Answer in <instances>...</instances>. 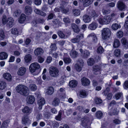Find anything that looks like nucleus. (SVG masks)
Masks as SVG:
<instances>
[{
    "mask_svg": "<svg viewBox=\"0 0 128 128\" xmlns=\"http://www.w3.org/2000/svg\"><path fill=\"white\" fill-rule=\"evenodd\" d=\"M17 92L20 94L24 96H27L29 94L30 91L28 88L23 84L18 85L16 88Z\"/></svg>",
    "mask_w": 128,
    "mask_h": 128,
    "instance_id": "1",
    "label": "nucleus"
},
{
    "mask_svg": "<svg viewBox=\"0 0 128 128\" xmlns=\"http://www.w3.org/2000/svg\"><path fill=\"white\" fill-rule=\"evenodd\" d=\"M102 38L104 40L108 39L110 35V29L107 28H104L102 31Z\"/></svg>",
    "mask_w": 128,
    "mask_h": 128,
    "instance_id": "2",
    "label": "nucleus"
},
{
    "mask_svg": "<svg viewBox=\"0 0 128 128\" xmlns=\"http://www.w3.org/2000/svg\"><path fill=\"white\" fill-rule=\"evenodd\" d=\"M81 125L84 127L86 128L92 123V121L88 117H84L82 119Z\"/></svg>",
    "mask_w": 128,
    "mask_h": 128,
    "instance_id": "3",
    "label": "nucleus"
},
{
    "mask_svg": "<svg viewBox=\"0 0 128 128\" xmlns=\"http://www.w3.org/2000/svg\"><path fill=\"white\" fill-rule=\"evenodd\" d=\"M49 72L50 75L52 77H56L58 75L59 70L56 68L51 67L50 68Z\"/></svg>",
    "mask_w": 128,
    "mask_h": 128,
    "instance_id": "4",
    "label": "nucleus"
},
{
    "mask_svg": "<svg viewBox=\"0 0 128 128\" xmlns=\"http://www.w3.org/2000/svg\"><path fill=\"white\" fill-rule=\"evenodd\" d=\"M40 66L37 62H35L31 64L29 67V70L31 72H34L36 70L39 69Z\"/></svg>",
    "mask_w": 128,
    "mask_h": 128,
    "instance_id": "5",
    "label": "nucleus"
},
{
    "mask_svg": "<svg viewBox=\"0 0 128 128\" xmlns=\"http://www.w3.org/2000/svg\"><path fill=\"white\" fill-rule=\"evenodd\" d=\"M84 37L83 34H81L77 35L76 37L75 38L72 39L71 41V42L73 43H75L79 42L81 38H82Z\"/></svg>",
    "mask_w": 128,
    "mask_h": 128,
    "instance_id": "6",
    "label": "nucleus"
},
{
    "mask_svg": "<svg viewBox=\"0 0 128 128\" xmlns=\"http://www.w3.org/2000/svg\"><path fill=\"white\" fill-rule=\"evenodd\" d=\"M124 4L122 1L119 0L117 4V6L118 9L120 10H122L124 9L125 8Z\"/></svg>",
    "mask_w": 128,
    "mask_h": 128,
    "instance_id": "7",
    "label": "nucleus"
},
{
    "mask_svg": "<svg viewBox=\"0 0 128 128\" xmlns=\"http://www.w3.org/2000/svg\"><path fill=\"white\" fill-rule=\"evenodd\" d=\"M26 100L28 104H32L35 101V99L34 96L30 95L27 97Z\"/></svg>",
    "mask_w": 128,
    "mask_h": 128,
    "instance_id": "8",
    "label": "nucleus"
},
{
    "mask_svg": "<svg viewBox=\"0 0 128 128\" xmlns=\"http://www.w3.org/2000/svg\"><path fill=\"white\" fill-rule=\"evenodd\" d=\"M22 124H30V121L29 120L28 116L24 115L22 118Z\"/></svg>",
    "mask_w": 128,
    "mask_h": 128,
    "instance_id": "9",
    "label": "nucleus"
},
{
    "mask_svg": "<svg viewBox=\"0 0 128 128\" xmlns=\"http://www.w3.org/2000/svg\"><path fill=\"white\" fill-rule=\"evenodd\" d=\"M7 26L10 28L12 27L14 25V20L12 17H10L8 18Z\"/></svg>",
    "mask_w": 128,
    "mask_h": 128,
    "instance_id": "10",
    "label": "nucleus"
},
{
    "mask_svg": "<svg viewBox=\"0 0 128 128\" xmlns=\"http://www.w3.org/2000/svg\"><path fill=\"white\" fill-rule=\"evenodd\" d=\"M26 71V68L24 67H21L20 68L17 72L18 75L20 76H22L24 75Z\"/></svg>",
    "mask_w": 128,
    "mask_h": 128,
    "instance_id": "11",
    "label": "nucleus"
},
{
    "mask_svg": "<svg viewBox=\"0 0 128 128\" xmlns=\"http://www.w3.org/2000/svg\"><path fill=\"white\" fill-rule=\"evenodd\" d=\"M52 22L54 24V26L55 28H58L61 25L62 22L58 19H55Z\"/></svg>",
    "mask_w": 128,
    "mask_h": 128,
    "instance_id": "12",
    "label": "nucleus"
},
{
    "mask_svg": "<svg viewBox=\"0 0 128 128\" xmlns=\"http://www.w3.org/2000/svg\"><path fill=\"white\" fill-rule=\"evenodd\" d=\"M82 84L84 86L88 85L90 83V81L89 80L85 77H83L81 80Z\"/></svg>",
    "mask_w": 128,
    "mask_h": 128,
    "instance_id": "13",
    "label": "nucleus"
},
{
    "mask_svg": "<svg viewBox=\"0 0 128 128\" xmlns=\"http://www.w3.org/2000/svg\"><path fill=\"white\" fill-rule=\"evenodd\" d=\"M32 111V109L27 106H25L22 110V112L24 113L28 114L30 113Z\"/></svg>",
    "mask_w": 128,
    "mask_h": 128,
    "instance_id": "14",
    "label": "nucleus"
},
{
    "mask_svg": "<svg viewBox=\"0 0 128 128\" xmlns=\"http://www.w3.org/2000/svg\"><path fill=\"white\" fill-rule=\"evenodd\" d=\"M80 51L81 54V55L84 58H87L90 55V53L88 51H83L82 49H80Z\"/></svg>",
    "mask_w": 128,
    "mask_h": 128,
    "instance_id": "15",
    "label": "nucleus"
},
{
    "mask_svg": "<svg viewBox=\"0 0 128 128\" xmlns=\"http://www.w3.org/2000/svg\"><path fill=\"white\" fill-rule=\"evenodd\" d=\"M45 100L43 98H41L38 100V103L39 105L38 108L40 110L42 109V106L45 104Z\"/></svg>",
    "mask_w": 128,
    "mask_h": 128,
    "instance_id": "16",
    "label": "nucleus"
},
{
    "mask_svg": "<svg viewBox=\"0 0 128 128\" xmlns=\"http://www.w3.org/2000/svg\"><path fill=\"white\" fill-rule=\"evenodd\" d=\"M44 52L43 50L41 48H36L34 51V53L36 56L41 55Z\"/></svg>",
    "mask_w": 128,
    "mask_h": 128,
    "instance_id": "17",
    "label": "nucleus"
},
{
    "mask_svg": "<svg viewBox=\"0 0 128 128\" xmlns=\"http://www.w3.org/2000/svg\"><path fill=\"white\" fill-rule=\"evenodd\" d=\"M32 12V8L29 6H26L25 8V12L28 15L30 14Z\"/></svg>",
    "mask_w": 128,
    "mask_h": 128,
    "instance_id": "18",
    "label": "nucleus"
},
{
    "mask_svg": "<svg viewBox=\"0 0 128 128\" xmlns=\"http://www.w3.org/2000/svg\"><path fill=\"white\" fill-rule=\"evenodd\" d=\"M83 20L86 23H88L90 22L91 18L88 15L85 14L83 16Z\"/></svg>",
    "mask_w": 128,
    "mask_h": 128,
    "instance_id": "19",
    "label": "nucleus"
},
{
    "mask_svg": "<svg viewBox=\"0 0 128 128\" xmlns=\"http://www.w3.org/2000/svg\"><path fill=\"white\" fill-rule=\"evenodd\" d=\"M8 57V54L6 52H2L0 53V60H6Z\"/></svg>",
    "mask_w": 128,
    "mask_h": 128,
    "instance_id": "20",
    "label": "nucleus"
},
{
    "mask_svg": "<svg viewBox=\"0 0 128 128\" xmlns=\"http://www.w3.org/2000/svg\"><path fill=\"white\" fill-rule=\"evenodd\" d=\"M98 26L97 24L94 22H93L90 24L88 27V28L91 30H94Z\"/></svg>",
    "mask_w": 128,
    "mask_h": 128,
    "instance_id": "21",
    "label": "nucleus"
},
{
    "mask_svg": "<svg viewBox=\"0 0 128 128\" xmlns=\"http://www.w3.org/2000/svg\"><path fill=\"white\" fill-rule=\"evenodd\" d=\"M93 70L94 73L96 74H97L100 73V68L98 65L94 66H93Z\"/></svg>",
    "mask_w": 128,
    "mask_h": 128,
    "instance_id": "22",
    "label": "nucleus"
},
{
    "mask_svg": "<svg viewBox=\"0 0 128 128\" xmlns=\"http://www.w3.org/2000/svg\"><path fill=\"white\" fill-rule=\"evenodd\" d=\"M88 94V92L85 90H82L80 92V95L81 98H85L87 96Z\"/></svg>",
    "mask_w": 128,
    "mask_h": 128,
    "instance_id": "23",
    "label": "nucleus"
},
{
    "mask_svg": "<svg viewBox=\"0 0 128 128\" xmlns=\"http://www.w3.org/2000/svg\"><path fill=\"white\" fill-rule=\"evenodd\" d=\"M99 14H100L98 12L94 10H92L90 13V15L91 16L94 18L98 17Z\"/></svg>",
    "mask_w": 128,
    "mask_h": 128,
    "instance_id": "24",
    "label": "nucleus"
},
{
    "mask_svg": "<svg viewBox=\"0 0 128 128\" xmlns=\"http://www.w3.org/2000/svg\"><path fill=\"white\" fill-rule=\"evenodd\" d=\"M78 82L75 80H72L70 81L69 83V86L72 88H74L77 85Z\"/></svg>",
    "mask_w": 128,
    "mask_h": 128,
    "instance_id": "25",
    "label": "nucleus"
},
{
    "mask_svg": "<svg viewBox=\"0 0 128 128\" xmlns=\"http://www.w3.org/2000/svg\"><path fill=\"white\" fill-rule=\"evenodd\" d=\"M72 28L73 31L76 32H78L80 31V29L77 25L73 23L71 24Z\"/></svg>",
    "mask_w": 128,
    "mask_h": 128,
    "instance_id": "26",
    "label": "nucleus"
},
{
    "mask_svg": "<svg viewBox=\"0 0 128 128\" xmlns=\"http://www.w3.org/2000/svg\"><path fill=\"white\" fill-rule=\"evenodd\" d=\"M10 122L9 120H8L4 121L1 126V128H7Z\"/></svg>",
    "mask_w": 128,
    "mask_h": 128,
    "instance_id": "27",
    "label": "nucleus"
},
{
    "mask_svg": "<svg viewBox=\"0 0 128 128\" xmlns=\"http://www.w3.org/2000/svg\"><path fill=\"white\" fill-rule=\"evenodd\" d=\"M3 77L8 81H10L12 80V76L9 73H6L3 74Z\"/></svg>",
    "mask_w": 128,
    "mask_h": 128,
    "instance_id": "28",
    "label": "nucleus"
},
{
    "mask_svg": "<svg viewBox=\"0 0 128 128\" xmlns=\"http://www.w3.org/2000/svg\"><path fill=\"white\" fill-rule=\"evenodd\" d=\"M121 42L124 45L125 48H128V42L126 38H123L121 40Z\"/></svg>",
    "mask_w": 128,
    "mask_h": 128,
    "instance_id": "29",
    "label": "nucleus"
},
{
    "mask_svg": "<svg viewBox=\"0 0 128 128\" xmlns=\"http://www.w3.org/2000/svg\"><path fill=\"white\" fill-rule=\"evenodd\" d=\"M88 37H91L94 42H96L97 40V38L96 35L94 33H92L89 34L88 36Z\"/></svg>",
    "mask_w": 128,
    "mask_h": 128,
    "instance_id": "30",
    "label": "nucleus"
},
{
    "mask_svg": "<svg viewBox=\"0 0 128 128\" xmlns=\"http://www.w3.org/2000/svg\"><path fill=\"white\" fill-rule=\"evenodd\" d=\"M60 102L59 99L56 98L54 99L52 103V105L54 106H56L58 105Z\"/></svg>",
    "mask_w": 128,
    "mask_h": 128,
    "instance_id": "31",
    "label": "nucleus"
},
{
    "mask_svg": "<svg viewBox=\"0 0 128 128\" xmlns=\"http://www.w3.org/2000/svg\"><path fill=\"white\" fill-rule=\"evenodd\" d=\"M103 114L100 111H98L95 114V116L96 118L98 119H101L102 117Z\"/></svg>",
    "mask_w": 128,
    "mask_h": 128,
    "instance_id": "32",
    "label": "nucleus"
},
{
    "mask_svg": "<svg viewBox=\"0 0 128 128\" xmlns=\"http://www.w3.org/2000/svg\"><path fill=\"white\" fill-rule=\"evenodd\" d=\"M93 0H84L83 2L84 6H87L90 5L92 2Z\"/></svg>",
    "mask_w": 128,
    "mask_h": 128,
    "instance_id": "33",
    "label": "nucleus"
},
{
    "mask_svg": "<svg viewBox=\"0 0 128 128\" xmlns=\"http://www.w3.org/2000/svg\"><path fill=\"white\" fill-rule=\"evenodd\" d=\"M26 19V16L24 14H22L18 20L19 22L20 23H22L24 22Z\"/></svg>",
    "mask_w": 128,
    "mask_h": 128,
    "instance_id": "34",
    "label": "nucleus"
},
{
    "mask_svg": "<svg viewBox=\"0 0 128 128\" xmlns=\"http://www.w3.org/2000/svg\"><path fill=\"white\" fill-rule=\"evenodd\" d=\"M24 59L25 61L26 62H29L32 59L31 56L29 54H27L25 56Z\"/></svg>",
    "mask_w": 128,
    "mask_h": 128,
    "instance_id": "35",
    "label": "nucleus"
},
{
    "mask_svg": "<svg viewBox=\"0 0 128 128\" xmlns=\"http://www.w3.org/2000/svg\"><path fill=\"white\" fill-rule=\"evenodd\" d=\"M70 56L73 58H76L78 55V53L76 51H72L70 53Z\"/></svg>",
    "mask_w": 128,
    "mask_h": 128,
    "instance_id": "36",
    "label": "nucleus"
},
{
    "mask_svg": "<svg viewBox=\"0 0 128 128\" xmlns=\"http://www.w3.org/2000/svg\"><path fill=\"white\" fill-rule=\"evenodd\" d=\"M120 44V43L119 40L116 39L114 42L113 46L115 48H117L119 46Z\"/></svg>",
    "mask_w": 128,
    "mask_h": 128,
    "instance_id": "37",
    "label": "nucleus"
},
{
    "mask_svg": "<svg viewBox=\"0 0 128 128\" xmlns=\"http://www.w3.org/2000/svg\"><path fill=\"white\" fill-rule=\"evenodd\" d=\"M104 19L105 24H108L110 22L111 18L110 16H105L104 17Z\"/></svg>",
    "mask_w": 128,
    "mask_h": 128,
    "instance_id": "38",
    "label": "nucleus"
},
{
    "mask_svg": "<svg viewBox=\"0 0 128 128\" xmlns=\"http://www.w3.org/2000/svg\"><path fill=\"white\" fill-rule=\"evenodd\" d=\"M60 8L61 12L63 13L66 14L69 11L68 9H65L64 6H60Z\"/></svg>",
    "mask_w": 128,
    "mask_h": 128,
    "instance_id": "39",
    "label": "nucleus"
},
{
    "mask_svg": "<svg viewBox=\"0 0 128 128\" xmlns=\"http://www.w3.org/2000/svg\"><path fill=\"white\" fill-rule=\"evenodd\" d=\"M73 13L74 15L76 16H77L80 14V11L78 9H74L73 10Z\"/></svg>",
    "mask_w": 128,
    "mask_h": 128,
    "instance_id": "40",
    "label": "nucleus"
},
{
    "mask_svg": "<svg viewBox=\"0 0 128 128\" xmlns=\"http://www.w3.org/2000/svg\"><path fill=\"white\" fill-rule=\"evenodd\" d=\"M120 28V25L116 23L113 24L112 26V28L114 30H117Z\"/></svg>",
    "mask_w": 128,
    "mask_h": 128,
    "instance_id": "41",
    "label": "nucleus"
},
{
    "mask_svg": "<svg viewBox=\"0 0 128 128\" xmlns=\"http://www.w3.org/2000/svg\"><path fill=\"white\" fill-rule=\"evenodd\" d=\"M50 51L54 52L56 50L57 48L56 44L54 43L51 44L50 46Z\"/></svg>",
    "mask_w": 128,
    "mask_h": 128,
    "instance_id": "42",
    "label": "nucleus"
},
{
    "mask_svg": "<svg viewBox=\"0 0 128 128\" xmlns=\"http://www.w3.org/2000/svg\"><path fill=\"white\" fill-rule=\"evenodd\" d=\"M54 89L52 87H50L48 89V91L46 92L47 94L49 95H51L54 92Z\"/></svg>",
    "mask_w": 128,
    "mask_h": 128,
    "instance_id": "43",
    "label": "nucleus"
},
{
    "mask_svg": "<svg viewBox=\"0 0 128 128\" xmlns=\"http://www.w3.org/2000/svg\"><path fill=\"white\" fill-rule=\"evenodd\" d=\"M56 17V16L54 13H50L48 15L47 17V20H51Z\"/></svg>",
    "mask_w": 128,
    "mask_h": 128,
    "instance_id": "44",
    "label": "nucleus"
},
{
    "mask_svg": "<svg viewBox=\"0 0 128 128\" xmlns=\"http://www.w3.org/2000/svg\"><path fill=\"white\" fill-rule=\"evenodd\" d=\"M6 86V83L4 81L0 80V89H4Z\"/></svg>",
    "mask_w": 128,
    "mask_h": 128,
    "instance_id": "45",
    "label": "nucleus"
},
{
    "mask_svg": "<svg viewBox=\"0 0 128 128\" xmlns=\"http://www.w3.org/2000/svg\"><path fill=\"white\" fill-rule=\"evenodd\" d=\"M94 60L92 58H90L88 59V65L92 66L94 63Z\"/></svg>",
    "mask_w": 128,
    "mask_h": 128,
    "instance_id": "46",
    "label": "nucleus"
},
{
    "mask_svg": "<svg viewBox=\"0 0 128 128\" xmlns=\"http://www.w3.org/2000/svg\"><path fill=\"white\" fill-rule=\"evenodd\" d=\"M95 103L96 104H100L102 102V100L99 98H96L94 100Z\"/></svg>",
    "mask_w": 128,
    "mask_h": 128,
    "instance_id": "47",
    "label": "nucleus"
},
{
    "mask_svg": "<svg viewBox=\"0 0 128 128\" xmlns=\"http://www.w3.org/2000/svg\"><path fill=\"white\" fill-rule=\"evenodd\" d=\"M21 12V11L20 10H17L14 12L13 15L14 16L18 17L19 16Z\"/></svg>",
    "mask_w": 128,
    "mask_h": 128,
    "instance_id": "48",
    "label": "nucleus"
},
{
    "mask_svg": "<svg viewBox=\"0 0 128 128\" xmlns=\"http://www.w3.org/2000/svg\"><path fill=\"white\" fill-rule=\"evenodd\" d=\"M104 51V48L102 46H100L98 47L97 50V52L98 53L102 54Z\"/></svg>",
    "mask_w": 128,
    "mask_h": 128,
    "instance_id": "49",
    "label": "nucleus"
},
{
    "mask_svg": "<svg viewBox=\"0 0 128 128\" xmlns=\"http://www.w3.org/2000/svg\"><path fill=\"white\" fill-rule=\"evenodd\" d=\"M63 60L65 64H70L71 62V59L69 58H64Z\"/></svg>",
    "mask_w": 128,
    "mask_h": 128,
    "instance_id": "50",
    "label": "nucleus"
},
{
    "mask_svg": "<svg viewBox=\"0 0 128 128\" xmlns=\"http://www.w3.org/2000/svg\"><path fill=\"white\" fill-rule=\"evenodd\" d=\"M29 88L32 91H35L37 89V87L35 84H30Z\"/></svg>",
    "mask_w": 128,
    "mask_h": 128,
    "instance_id": "51",
    "label": "nucleus"
},
{
    "mask_svg": "<svg viewBox=\"0 0 128 128\" xmlns=\"http://www.w3.org/2000/svg\"><path fill=\"white\" fill-rule=\"evenodd\" d=\"M11 33L14 34H18V31L16 28H12L11 30Z\"/></svg>",
    "mask_w": 128,
    "mask_h": 128,
    "instance_id": "52",
    "label": "nucleus"
},
{
    "mask_svg": "<svg viewBox=\"0 0 128 128\" xmlns=\"http://www.w3.org/2000/svg\"><path fill=\"white\" fill-rule=\"evenodd\" d=\"M5 37L4 31L2 30H0V39L3 40Z\"/></svg>",
    "mask_w": 128,
    "mask_h": 128,
    "instance_id": "53",
    "label": "nucleus"
},
{
    "mask_svg": "<svg viewBox=\"0 0 128 128\" xmlns=\"http://www.w3.org/2000/svg\"><path fill=\"white\" fill-rule=\"evenodd\" d=\"M62 114V111H60L59 112L58 115L56 117V119L57 120H60Z\"/></svg>",
    "mask_w": 128,
    "mask_h": 128,
    "instance_id": "54",
    "label": "nucleus"
},
{
    "mask_svg": "<svg viewBox=\"0 0 128 128\" xmlns=\"http://www.w3.org/2000/svg\"><path fill=\"white\" fill-rule=\"evenodd\" d=\"M58 34L60 37L62 38H63L65 37V34L63 32L61 31H58Z\"/></svg>",
    "mask_w": 128,
    "mask_h": 128,
    "instance_id": "55",
    "label": "nucleus"
},
{
    "mask_svg": "<svg viewBox=\"0 0 128 128\" xmlns=\"http://www.w3.org/2000/svg\"><path fill=\"white\" fill-rule=\"evenodd\" d=\"M104 17L102 18L100 17L98 18V21L101 24H104Z\"/></svg>",
    "mask_w": 128,
    "mask_h": 128,
    "instance_id": "56",
    "label": "nucleus"
},
{
    "mask_svg": "<svg viewBox=\"0 0 128 128\" xmlns=\"http://www.w3.org/2000/svg\"><path fill=\"white\" fill-rule=\"evenodd\" d=\"M36 118L38 120L42 117V115L41 114L40 112L38 111H37L36 114Z\"/></svg>",
    "mask_w": 128,
    "mask_h": 128,
    "instance_id": "57",
    "label": "nucleus"
},
{
    "mask_svg": "<svg viewBox=\"0 0 128 128\" xmlns=\"http://www.w3.org/2000/svg\"><path fill=\"white\" fill-rule=\"evenodd\" d=\"M75 66L76 69L77 71L80 72L81 71L82 67L80 66L78 64H76Z\"/></svg>",
    "mask_w": 128,
    "mask_h": 128,
    "instance_id": "58",
    "label": "nucleus"
},
{
    "mask_svg": "<svg viewBox=\"0 0 128 128\" xmlns=\"http://www.w3.org/2000/svg\"><path fill=\"white\" fill-rule=\"evenodd\" d=\"M123 86L124 89L127 90L128 88V80L125 81L123 84Z\"/></svg>",
    "mask_w": 128,
    "mask_h": 128,
    "instance_id": "59",
    "label": "nucleus"
},
{
    "mask_svg": "<svg viewBox=\"0 0 128 128\" xmlns=\"http://www.w3.org/2000/svg\"><path fill=\"white\" fill-rule=\"evenodd\" d=\"M120 53V50L119 49H118L115 50L114 54L115 56H119Z\"/></svg>",
    "mask_w": 128,
    "mask_h": 128,
    "instance_id": "60",
    "label": "nucleus"
},
{
    "mask_svg": "<svg viewBox=\"0 0 128 128\" xmlns=\"http://www.w3.org/2000/svg\"><path fill=\"white\" fill-rule=\"evenodd\" d=\"M76 64H78L80 66L82 67L83 66L84 64V62L83 60L81 59H79Z\"/></svg>",
    "mask_w": 128,
    "mask_h": 128,
    "instance_id": "61",
    "label": "nucleus"
},
{
    "mask_svg": "<svg viewBox=\"0 0 128 128\" xmlns=\"http://www.w3.org/2000/svg\"><path fill=\"white\" fill-rule=\"evenodd\" d=\"M63 20L66 24L70 23V19L68 18H64Z\"/></svg>",
    "mask_w": 128,
    "mask_h": 128,
    "instance_id": "62",
    "label": "nucleus"
},
{
    "mask_svg": "<svg viewBox=\"0 0 128 128\" xmlns=\"http://www.w3.org/2000/svg\"><path fill=\"white\" fill-rule=\"evenodd\" d=\"M122 96V92H120L116 94L115 95V97L117 100L119 99Z\"/></svg>",
    "mask_w": 128,
    "mask_h": 128,
    "instance_id": "63",
    "label": "nucleus"
},
{
    "mask_svg": "<svg viewBox=\"0 0 128 128\" xmlns=\"http://www.w3.org/2000/svg\"><path fill=\"white\" fill-rule=\"evenodd\" d=\"M116 34L118 37L120 38L123 36V33L122 31H120L117 33Z\"/></svg>",
    "mask_w": 128,
    "mask_h": 128,
    "instance_id": "64",
    "label": "nucleus"
}]
</instances>
